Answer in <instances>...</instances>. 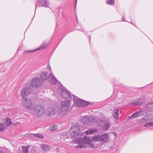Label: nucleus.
<instances>
[{"mask_svg": "<svg viewBox=\"0 0 153 153\" xmlns=\"http://www.w3.org/2000/svg\"><path fill=\"white\" fill-rule=\"evenodd\" d=\"M77 1V0H76V4H75V7L76 6V4Z\"/></svg>", "mask_w": 153, "mask_h": 153, "instance_id": "obj_40", "label": "nucleus"}, {"mask_svg": "<svg viewBox=\"0 0 153 153\" xmlns=\"http://www.w3.org/2000/svg\"><path fill=\"white\" fill-rule=\"evenodd\" d=\"M95 119V118L93 117L86 116L82 117L80 120L85 126H87L91 125Z\"/></svg>", "mask_w": 153, "mask_h": 153, "instance_id": "obj_2", "label": "nucleus"}, {"mask_svg": "<svg viewBox=\"0 0 153 153\" xmlns=\"http://www.w3.org/2000/svg\"><path fill=\"white\" fill-rule=\"evenodd\" d=\"M91 146L93 147H94V145H92V144L91 145Z\"/></svg>", "mask_w": 153, "mask_h": 153, "instance_id": "obj_42", "label": "nucleus"}, {"mask_svg": "<svg viewBox=\"0 0 153 153\" xmlns=\"http://www.w3.org/2000/svg\"><path fill=\"white\" fill-rule=\"evenodd\" d=\"M40 147L42 150L45 152H48L51 149L50 146L45 144H41Z\"/></svg>", "mask_w": 153, "mask_h": 153, "instance_id": "obj_17", "label": "nucleus"}, {"mask_svg": "<svg viewBox=\"0 0 153 153\" xmlns=\"http://www.w3.org/2000/svg\"><path fill=\"white\" fill-rule=\"evenodd\" d=\"M48 73L45 71H42L39 74V79H41L42 82H45L48 79Z\"/></svg>", "mask_w": 153, "mask_h": 153, "instance_id": "obj_11", "label": "nucleus"}, {"mask_svg": "<svg viewBox=\"0 0 153 153\" xmlns=\"http://www.w3.org/2000/svg\"><path fill=\"white\" fill-rule=\"evenodd\" d=\"M45 110L43 106L37 105L33 107V114L36 117H40L44 114Z\"/></svg>", "mask_w": 153, "mask_h": 153, "instance_id": "obj_1", "label": "nucleus"}, {"mask_svg": "<svg viewBox=\"0 0 153 153\" xmlns=\"http://www.w3.org/2000/svg\"><path fill=\"white\" fill-rule=\"evenodd\" d=\"M144 102V98L143 97H141L139 99L133 101L131 103V105H141Z\"/></svg>", "mask_w": 153, "mask_h": 153, "instance_id": "obj_13", "label": "nucleus"}, {"mask_svg": "<svg viewBox=\"0 0 153 153\" xmlns=\"http://www.w3.org/2000/svg\"><path fill=\"white\" fill-rule=\"evenodd\" d=\"M58 128V127L56 125H53L49 127V130L51 131H54Z\"/></svg>", "mask_w": 153, "mask_h": 153, "instance_id": "obj_26", "label": "nucleus"}, {"mask_svg": "<svg viewBox=\"0 0 153 153\" xmlns=\"http://www.w3.org/2000/svg\"><path fill=\"white\" fill-rule=\"evenodd\" d=\"M30 135L31 136H33L37 138H39L41 139H43L44 138V136L41 134L37 133V134H33L31 133L30 134Z\"/></svg>", "mask_w": 153, "mask_h": 153, "instance_id": "obj_21", "label": "nucleus"}, {"mask_svg": "<svg viewBox=\"0 0 153 153\" xmlns=\"http://www.w3.org/2000/svg\"><path fill=\"white\" fill-rule=\"evenodd\" d=\"M153 126V122H149L146 123L144 127H149Z\"/></svg>", "mask_w": 153, "mask_h": 153, "instance_id": "obj_28", "label": "nucleus"}, {"mask_svg": "<svg viewBox=\"0 0 153 153\" xmlns=\"http://www.w3.org/2000/svg\"><path fill=\"white\" fill-rule=\"evenodd\" d=\"M147 108H151L153 107V102H150L147 105Z\"/></svg>", "mask_w": 153, "mask_h": 153, "instance_id": "obj_34", "label": "nucleus"}, {"mask_svg": "<svg viewBox=\"0 0 153 153\" xmlns=\"http://www.w3.org/2000/svg\"><path fill=\"white\" fill-rule=\"evenodd\" d=\"M97 131V129H91L88 130L86 131V134H88L94 132H96Z\"/></svg>", "mask_w": 153, "mask_h": 153, "instance_id": "obj_23", "label": "nucleus"}, {"mask_svg": "<svg viewBox=\"0 0 153 153\" xmlns=\"http://www.w3.org/2000/svg\"><path fill=\"white\" fill-rule=\"evenodd\" d=\"M80 130L78 126H73L70 129L69 133L73 137H75L80 134Z\"/></svg>", "mask_w": 153, "mask_h": 153, "instance_id": "obj_4", "label": "nucleus"}, {"mask_svg": "<svg viewBox=\"0 0 153 153\" xmlns=\"http://www.w3.org/2000/svg\"><path fill=\"white\" fill-rule=\"evenodd\" d=\"M138 115L137 114V112H135L130 117V118L131 119L133 118H135L137 117H138Z\"/></svg>", "mask_w": 153, "mask_h": 153, "instance_id": "obj_31", "label": "nucleus"}, {"mask_svg": "<svg viewBox=\"0 0 153 153\" xmlns=\"http://www.w3.org/2000/svg\"><path fill=\"white\" fill-rule=\"evenodd\" d=\"M43 82L38 77L34 78L31 81V85L33 88H36L41 87Z\"/></svg>", "mask_w": 153, "mask_h": 153, "instance_id": "obj_3", "label": "nucleus"}, {"mask_svg": "<svg viewBox=\"0 0 153 153\" xmlns=\"http://www.w3.org/2000/svg\"><path fill=\"white\" fill-rule=\"evenodd\" d=\"M114 135H115H115H116V133H115V132H114Z\"/></svg>", "mask_w": 153, "mask_h": 153, "instance_id": "obj_43", "label": "nucleus"}, {"mask_svg": "<svg viewBox=\"0 0 153 153\" xmlns=\"http://www.w3.org/2000/svg\"><path fill=\"white\" fill-rule=\"evenodd\" d=\"M74 101L76 104V105L79 107H81L82 105V103L83 100L80 99L74 96Z\"/></svg>", "mask_w": 153, "mask_h": 153, "instance_id": "obj_16", "label": "nucleus"}, {"mask_svg": "<svg viewBox=\"0 0 153 153\" xmlns=\"http://www.w3.org/2000/svg\"><path fill=\"white\" fill-rule=\"evenodd\" d=\"M48 69L50 70L51 71V67L49 65V67Z\"/></svg>", "mask_w": 153, "mask_h": 153, "instance_id": "obj_39", "label": "nucleus"}, {"mask_svg": "<svg viewBox=\"0 0 153 153\" xmlns=\"http://www.w3.org/2000/svg\"><path fill=\"white\" fill-rule=\"evenodd\" d=\"M114 0H107L106 2L108 4L112 5L114 4Z\"/></svg>", "mask_w": 153, "mask_h": 153, "instance_id": "obj_32", "label": "nucleus"}, {"mask_svg": "<svg viewBox=\"0 0 153 153\" xmlns=\"http://www.w3.org/2000/svg\"><path fill=\"white\" fill-rule=\"evenodd\" d=\"M22 148L23 153H28V150L29 147L22 146Z\"/></svg>", "mask_w": 153, "mask_h": 153, "instance_id": "obj_27", "label": "nucleus"}, {"mask_svg": "<svg viewBox=\"0 0 153 153\" xmlns=\"http://www.w3.org/2000/svg\"><path fill=\"white\" fill-rule=\"evenodd\" d=\"M23 98V104L24 107L27 109H31L32 105L31 101L28 98Z\"/></svg>", "mask_w": 153, "mask_h": 153, "instance_id": "obj_6", "label": "nucleus"}, {"mask_svg": "<svg viewBox=\"0 0 153 153\" xmlns=\"http://www.w3.org/2000/svg\"><path fill=\"white\" fill-rule=\"evenodd\" d=\"M75 147L77 149H79V148H86V147L84 145H77L75 146Z\"/></svg>", "mask_w": 153, "mask_h": 153, "instance_id": "obj_35", "label": "nucleus"}, {"mask_svg": "<svg viewBox=\"0 0 153 153\" xmlns=\"http://www.w3.org/2000/svg\"><path fill=\"white\" fill-rule=\"evenodd\" d=\"M37 2L41 4L42 7H49V1L48 0H38Z\"/></svg>", "mask_w": 153, "mask_h": 153, "instance_id": "obj_14", "label": "nucleus"}, {"mask_svg": "<svg viewBox=\"0 0 153 153\" xmlns=\"http://www.w3.org/2000/svg\"><path fill=\"white\" fill-rule=\"evenodd\" d=\"M5 127L4 125L2 123H0V132L3 131L4 130Z\"/></svg>", "mask_w": 153, "mask_h": 153, "instance_id": "obj_30", "label": "nucleus"}, {"mask_svg": "<svg viewBox=\"0 0 153 153\" xmlns=\"http://www.w3.org/2000/svg\"><path fill=\"white\" fill-rule=\"evenodd\" d=\"M48 80L52 84L54 85L56 84L57 82V80L55 76H53L52 74L51 73L48 75Z\"/></svg>", "mask_w": 153, "mask_h": 153, "instance_id": "obj_15", "label": "nucleus"}, {"mask_svg": "<svg viewBox=\"0 0 153 153\" xmlns=\"http://www.w3.org/2000/svg\"><path fill=\"white\" fill-rule=\"evenodd\" d=\"M67 134V133L66 132H62V134L61 135H60V138L61 139L63 138V139H64V137H63L64 136H66V134Z\"/></svg>", "mask_w": 153, "mask_h": 153, "instance_id": "obj_36", "label": "nucleus"}, {"mask_svg": "<svg viewBox=\"0 0 153 153\" xmlns=\"http://www.w3.org/2000/svg\"><path fill=\"white\" fill-rule=\"evenodd\" d=\"M65 138L66 139H68V137L67 136H66V137H65Z\"/></svg>", "mask_w": 153, "mask_h": 153, "instance_id": "obj_41", "label": "nucleus"}, {"mask_svg": "<svg viewBox=\"0 0 153 153\" xmlns=\"http://www.w3.org/2000/svg\"><path fill=\"white\" fill-rule=\"evenodd\" d=\"M0 153H4L3 151V149L0 147Z\"/></svg>", "mask_w": 153, "mask_h": 153, "instance_id": "obj_37", "label": "nucleus"}, {"mask_svg": "<svg viewBox=\"0 0 153 153\" xmlns=\"http://www.w3.org/2000/svg\"><path fill=\"white\" fill-rule=\"evenodd\" d=\"M47 43H44L41 46H40L39 48H38L36 49L33 50V51H26V52H34L36 51H38L40 49H43L45 48L47 46Z\"/></svg>", "mask_w": 153, "mask_h": 153, "instance_id": "obj_20", "label": "nucleus"}, {"mask_svg": "<svg viewBox=\"0 0 153 153\" xmlns=\"http://www.w3.org/2000/svg\"><path fill=\"white\" fill-rule=\"evenodd\" d=\"M36 7L35 9H36Z\"/></svg>", "mask_w": 153, "mask_h": 153, "instance_id": "obj_44", "label": "nucleus"}, {"mask_svg": "<svg viewBox=\"0 0 153 153\" xmlns=\"http://www.w3.org/2000/svg\"><path fill=\"white\" fill-rule=\"evenodd\" d=\"M57 113L56 110L53 107H50L47 109L46 114L50 117H52Z\"/></svg>", "mask_w": 153, "mask_h": 153, "instance_id": "obj_10", "label": "nucleus"}, {"mask_svg": "<svg viewBox=\"0 0 153 153\" xmlns=\"http://www.w3.org/2000/svg\"><path fill=\"white\" fill-rule=\"evenodd\" d=\"M149 120V119L148 118V117L146 116L144 118H143L138 121L139 123H144Z\"/></svg>", "mask_w": 153, "mask_h": 153, "instance_id": "obj_24", "label": "nucleus"}, {"mask_svg": "<svg viewBox=\"0 0 153 153\" xmlns=\"http://www.w3.org/2000/svg\"><path fill=\"white\" fill-rule=\"evenodd\" d=\"M89 104V103L88 102L83 100L82 103V106L81 107H84L85 106H86L88 105Z\"/></svg>", "mask_w": 153, "mask_h": 153, "instance_id": "obj_33", "label": "nucleus"}, {"mask_svg": "<svg viewBox=\"0 0 153 153\" xmlns=\"http://www.w3.org/2000/svg\"><path fill=\"white\" fill-rule=\"evenodd\" d=\"M4 120H6V122L5 121L4 123L6 124L8 126H9L12 123L11 121V119L7 117L4 119Z\"/></svg>", "mask_w": 153, "mask_h": 153, "instance_id": "obj_25", "label": "nucleus"}, {"mask_svg": "<svg viewBox=\"0 0 153 153\" xmlns=\"http://www.w3.org/2000/svg\"><path fill=\"white\" fill-rule=\"evenodd\" d=\"M19 123H16V124H14V123H13V124L14 125H16V124H19Z\"/></svg>", "mask_w": 153, "mask_h": 153, "instance_id": "obj_38", "label": "nucleus"}, {"mask_svg": "<svg viewBox=\"0 0 153 153\" xmlns=\"http://www.w3.org/2000/svg\"><path fill=\"white\" fill-rule=\"evenodd\" d=\"M98 124L104 129L107 130L110 128L111 123L108 120H103L99 121Z\"/></svg>", "mask_w": 153, "mask_h": 153, "instance_id": "obj_5", "label": "nucleus"}, {"mask_svg": "<svg viewBox=\"0 0 153 153\" xmlns=\"http://www.w3.org/2000/svg\"><path fill=\"white\" fill-rule=\"evenodd\" d=\"M31 90L30 87H27L23 89L21 93L22 97L24 98L28 96L31 93Z\"/></svg>", "mask_w": 153, "mask_h": 153, "instance_id": "obj_7", "label": "nucleus"}, {"mask_svg": "<svg viewBox=\"0 0 153 153\" xmlns=\"http://www.w3.org/2000/svg\"><path fill=\"white\" fill-rule=\"evenodd\" d=\"M108 137L109 136L108 133L102 134V135H101V141L106 142L108 140Z\"/></svg>", "mask_w": 153, "mask_h": 153, "instance_id": "obj_18", "label": "nucleus"}, {"mask_svg": "<svg viewBox=\"0 0 153 153\" xmlns=\"http://www.w3.org/2000/svg\"><path fill=\"white\" fill-rule=\"evenodd\" d=\"M91 140H94L95 141H101V135H97L94 136L93 137Z\"/></svg>", "mask_w": 153, "mask_h": 153, "instance_id": "obj_22", "label": "nucleus"}, {"mask_svg": "<svg viewBox=\"0 0 153 153\" xmlns=\"http://www.w3.org/2000/svg\"><path fill=\"white\" fill-rule=\"evenodd\" d=\"M80 140L81 141L80 144L85 145L90 144L92 140H90L89 137L85 136L83 138L81 139Z\"/></svg>", "mask_w": 153, "mask_h": 153, "instance_id": "obj_12", "label": "nucleus"}, {"mask_svg": "<svg viewBox=\"0 0 153 153\" xmlns=\"http://www.w3.org/2000/svg\"><path fill=\"white\" fill-rule=\"evenodd\" d=\"M118 111L119 109L118 108H115L114 109L113 113L112 114V115L116 119H117L118 118Z\"/></svg>", "mask_w": 153, "mask_h": 153, "instance_id": "obj_19", "label": "nucleus"}, {"mask_svg": "<svg viewBox=\"0 0 153 153\" xmlns=\"http://www.w3.org/2000/svg\"><path fill=\"white\" fill-rule=\"evenodd\" d=\"M144 111L143 110H140L139 111L137 112L138 116H143L144 114Z\"/></svg>", "mask_w": 153, "mask_h": 153, "instance_id": "obj_29", "label": "nucleus"}, {"mask_svg": "<svg viewBox=\"0 0 153 153\" xmlns=\"http://www.w3.org/2000/svg\"><path fill=\"white\" fill-rule=\"evenodd\" d=\"M59 91L62 97L65 99H68L71 97L69 92L66 89L60 88L59 89Z\"/></svg>", "mask_w": 153, "mask_h": 153, "instance_id": "obj_8", "label": "nucleus"}, {"mask_svg": "<svg viewBox=\"0 0 153 153\" xmlns=\"http://www.w3.org/2000/svg\"><path fill=\"white\" fill-rule=\"evenodd\" d=\"M70 101L68 100L63 101L61 104V109L63 111H67L70 106Z\"/></svg>", "mask_w": 153, "mask_h": 153, "instance_id": "obj_9", "label": "nucleus"}]
</instances>
